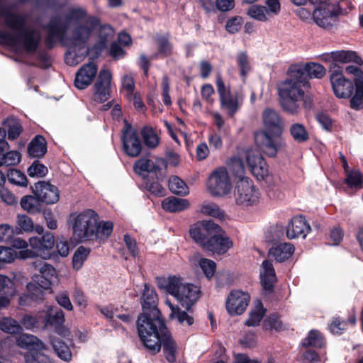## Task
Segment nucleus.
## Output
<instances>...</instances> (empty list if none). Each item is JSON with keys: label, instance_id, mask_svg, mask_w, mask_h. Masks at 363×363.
Segmentation results:
<instances>
[{"label": "nucleus", "instance_id": "63", "mask_svg": "<svg viewBox=\"0 0 363 363\" xmlns=\"http://www.w3.org/2000/svg\"><path fill=\"white\" fill-rule=\"evenodd\" d=\"M242 23V19L241 17H233L227 21L225 29L230 33H235L240 30Z\"/></svg>", "mask_w": 363, "mask_h": 363}, {"label": "nucleus", "instance_id": "52", "mask_svg": "<svg viewBox=\"0 0 363 363\" xmlns=\"http://www.w3.org/2000/svg\"><path fill=\"white\" fill-rule=\"evenodd\" d=\"M21 155L18 151H9L6 154L0 155V167L17 165L21 162Z\"/></svg>", "mask_w": 363, "mask_h": 363}, {"label": "nucleus", "instance_id": "23", "mask_svg": "<svg viewBox=\"0 0 363 363\" xmlns=\"http://www.w3.org/2000/svg\"><path fill=\"white\" fill-rule=\"evenodd\" d=\"M97 66L90 62L84 65L76 73L74 85L79 89H84L91 84L97 73Z\"/></svg>", "mask_w": 363, "mask_h": 363}, {"label": "nucleus", "instance_id": "60", "mask_svg": "<svg viewBox=\"0 0 363 363\" xmlns=\"http://www.w3.org/2000/svg\"><path fill=\"white\" fill-rule=\"evenodd\" d=\"M169 317L172 319H176L183 325L190 326L194 323V318L186 312L181 311L179 308L173 313H170Z\"/></svg>", "mask_w": 363, "mask_h": 363}, {"label": "nucleus", "instance_id": "57", "mask_svg": "<svg viewBox=\"0 0 363 363\" xmlns=\"http://www.w3.org/2000/svg\"><path fill=\"white\" fill-rule=\"evenodd\" d=\"M236 62L240 70V75L245 78L251 69L249 56L245 52H240L236 56Z\"/></svg>", "mask_w": 363, "mask_h": 363}, {"label": "nucleus", "instance_id": "48", "mask_svg": "<svg viewBox=\"0 0 363 363\" xmlns=\"http://www.w3.org/2000/svg\"><path fill=\"white\" fill-rule=\"evenodd\" d=\"M247 15L258 21L264 22L270 18L268 16L267 9L260 5H252L247 9Z\"/></svg>", "mask_w": 363, "mask_h": 363}, {"label": "nucleus", "instance_id": "64", "mask_svg": "<svg viewBox=\"0 0 363 363\" xmlns=\"http://www.w3.org/2000/svg\"><path fill=\"white\" fill-rule=\"evenodd\" d=\"M22 208L28 212H34L37 209L36 200L32 196H25L21 200Z\"/></svg>", "mask_w": 363, "mask_h": 363}, {"label": "nucleus", "instance_id": "45", "mask_svg": "<svg viewBox=\"0 0 363 363\" xmlns=\"http://www.w3.org/2000/svg\"><path fill=\"white\" fill-rule=\"evenodd\" d=\"M189 235L195 242L205 248V245L208 243L209 238L202 227L201 224L196 223L191 226L189 229Z\"/></svg>", "mask_w": 363, "mask_h": 363}, {"label": "nucleus", "instance_id": "55", "mask_svg": "<svg viewBox=\"0 0 363 363\" xmlns=\"http://www.w3.org/2000/svg\"><path fill=\"white\" fill-rule=\"evenodd\" d=\"M7 177L9 182L16 186L26 187L28 183L26 176L22 172L15 169L8 172Z\"/></svg>", "mask_w": 363, "mask_h": 363}, {"label": "nucleus", "instance_id": "7", "mask_svg": "<svg viewBox=\"0 0 363 363\" xmlns=\"http://www.w3.org/2000/svg\"><path fill=\"white\" fill-rule=\"evenodd\" d=\"M278 91L283 110L290 114L297 115L300 109V101L304 96L302 86L291 80H285L279 84Z\"/></svg>", "mask_w": 363, "mask_h": 363}, {"label": "nucleus", "instance_id": "53", "mask_svg": "<svg viewBox=\"0 0 363 363\" xmlns=\"http://www.w3.org/2000/svg\"><path fill=\"white\" fill-rule=\"evenodd\" d=\"M89 249L81 246L75 251L72 257V265L74 269L79 270L82 268L84 262L87 259L89 255Z\"/></svg>", "mask_w": 363, "mask_h": 363}, {"label": "nucleus", "instance_id": "5", "mask_svg": "<svg viewBox=\"0 0 363 363\" xmlns=\"http://www.w3.org/2000/svg\"><path fill=\"white\" fill-rule=\"evenodd\" d=\"M157 286L173 296L180 304L189 310L199 299L200 290L197 286L183 281L179 277L169 276L157 279Z\"/></svg>", "mask_w": 363, "mask_h": 363}, {"label": "nucleus", "instance_id": "33", "mask_svg": "<svg viewBox=\"0 0 363 363\" xmlns=\"http://www.w3.org/2000/svg\"><path fill=\"white\" fill-rule=\"evenodd\" d=\"M194 265H199L208 279H211L215 274L216 264L211 259L203 258L201 255L196 254L191 258Z\"/></svg>", "mask_w": 363, "mask_h": 363}, {"label": "nucleus", "instance_id": "31", "mask_svg": "<svg viewBox=\"0 0 363 363\" xmlns=\"http://www.w3.org/2000/svg\"><path fill=\"white\" fill-rule=\"evenodd\" d=\"M294 252V247L291 243L284 242L272 247L269 250V256L274 257L277 262H284L289 259Z\"/></svg>", "mask_w": 363, "mask_h": 363}, {"label": "nucleus", "instance_id": "46", "mask_svg": "<svg viewBox=\"0 0 363 363\" xmlns=\"http://www.w3.org/2000/svg\"><path fill=\"white\" fill-rule=\"evenodd\" d=\"M0 329L9 334H16L22 331L20 323L10 317H4L0 320Z\"/></svg>", "mask_w": 363, "mask_h": 363}, {"label": "nucleus", "instance_id": "42", "mask_svg": "<svg viewBox=\"0 0 363 363\" xmlns=\"http://www.w3.org/2000/svg\"><path fill=\"white\" fill-rule=\"evenodd\" d=\"M113 223L111 221L100 222L99 219L96 222L93 236V240H105L113 231Z\"/></svg>", "mask_w": 363, "mask_h": 363}, {"label": "nucleus", "instance_id": "6", "mask_svg": "<svg viewBox=\"0 0 363 363\" xmlns=\"http://www.w3.org/2000/svg\"><path fill=\"white\" fill-rule=\"evenodd\" d=\"M98 220V214L91 209L73 213L70 217L69 225L74 239L78 242L92 240Z\"/></svg>", "mask_w": 363, "mask_h": 363}, {"label": "nucleus", "instance_id": "37", "mask_svg": "<svg viewBox=\"0 0 363 363\" xmlns=\"http://www.w3.org/2000/svg\"><path fill=\"white\" fill-rule=\"evenodd\" d=\"M290 135L298 143L306 142L309 139V133L305 125L301 123H294L289 128Z\"/></svg>", "mask_w": 363, "mask_h": 363}, {"label": "nucleus", "instance_id": "21", "mask_svg": "<svg viewBox=\"0 0 363 363\" xmlns=\"http://www.w3.org/2000/svg\"><path fill=\"white\" fill-rule=\"evenodd\" d=\"M111 79L112 74L110 71L105 69L100 71L98 81L95 84V101L101 103L108 99Z\"/></svg>", "mask_w": 363, "mask_h": 363}, {"label": "nucleus", "instance_id": "2", "mask_svg": "<svg viewBox=\"0 0 363 363\" xmlns=\"http://www.w3.org/2000/svg\"><path fill=\"white\" fill-rule=\"evenodd\" d=\"M0 16L6 26L12 30V32L0 31V43L16 52H35L41 40V34L36 29L26 27L27 16L13 13L7 8L0 9Z\"/></svg>", "mask_w": 363, "mask_h": 363}, {"label": "nucleus", "instance_id": "26", "mask_svg": "<svg viewBox=\"0 0 363 363\" xmlns=\"http://www.w3.org/2000/svg\"><path fill=\"white\" fill-rule=\"evenodd\" d=\"M233 241L227 236L222 234L212 235L208 243L205 245L204 250L222 255L233 247Z\"/></svg>", "mask_w": 363, "mask_h": 363}, {"label": "nucleus", "instance_id": "24", "mask_svg": "<svg viewBox=\"0 0 363 363\" xmlns=\"http://www.w3.org/2000/svg\"><path fill=\"white\" fill-rule=\"evenodd\" d=\"M39 272L40 274L34 277L33 283H35L43 291L50 289L57 280L55 269L51 264L44 263L39 268Z\"/></svg>", "mask_w": 363, "mask_h": 363}, {"label": "nucleus", "instance_id": "3", "mask_svg": "<svg viewBox=\"0 0 363 363\" xmlns=\"http://www.w3.org/2000/svg\"><path fill=\"white\" fill-rule=\"evenodd\" d=\"M265 130L255 133L256 145L267 156L274 157L285 147V143L279 137L284 131L282 118L274 109L267 108L262 115Z\"/></svg>", "mask_w": 363, "mask_h": 363}, {"label": "nucleus", "instance_id": "16", "mask_svg": "<svg viewBox=\"0 0 363 363\" xmlns=\"http://www.w3.org/2000/svg\"><path fill=\"white\" fill-rule=\"evenodd\" d=\"M246 160L252 174L258 179L263 180L269 174L268 166L261 153L253 149L246 152Z\"/></svg>", "mask_w": 363, "mask_h": 363}, {"label": "nucleus", "instance_id": "20", "mask_svg": "<svg viewBox=\"0 0 363 363\" xmlns=\"http://www.w3.org/2000/svg\"><path fill=\"white\" fill-rule=\"evenodd\" d=\"M61 43L67 48V51L65 55V60L66 64L69 66L77 65L84 60L89 52H94L88 46L78 45L69 42Z\"/></svg>", "mask_w": 363, "mask_h": 363}, {"label": "nucleus", "instance_id": "13", "mask_svg": "<svg viewBox=\"0 0 363 363\" xmlns=\"http://www.w3.org/2000/svg\"><path fill=\"white\" fill-rule=\"evenodd\" d=\"M340 9L336 3H329L314 7L313 21L321 28H328L336 22Z\"/></svg>", "mask_w": 363, "mask_h": 363}, {"label": "nucleus", "instance_id": "54", "mask_svg": "<svg viewBox=\"0 0 363 363\" xmlns=\"http://www.w3.org/2000/svg\"><path fill=\"white\" fill-rule=\"evenodd\" d=\"M304 66L306 75L310 78L320 79L323 77L326 73L325 68L318 63L309 62Z\"/></svg>", "mask_w": 363, "mask_h": 363}, {"label": "nucleus", "instance_id": "62", "mask_svg": "<svg viewBox=\"0 0 363 363\" xmlns=\"http://www.w3.org/2000/svg\"><path fill=\"white\" fill-rule=\"evenodd\" d=\"M14 235L13 228L9 224H0V242H9Z\"/></svg>", "mask_w": 363, "mask_h": 363}, {"label": "nucleus", "instance_id": "59", "mask_svg": "<svg viewBox=\"0 0 363 363\" xmlns=\"http://www.w3.org/2000/svg\"><path fill=\"white\" fill-rule=\"evenodd\" d=\"M346 182L351 188L360 189L363 184V176L359 170H352L347 173Z\"/></svg>", "mask_w": 363, "mask_h": 363}, {"label": "nucleus", "instance_id": "29", "mask_svg": "<svg viewBox=\"0 0 363 363\" xmlns=\"http://www.w3.org/2000/svg\"><path fill=\"white\" fill-rule=\"evenodd\" d=\"M164 165V161L161 159L153 161L147 158L138 160L135 164V170L142 174L143 172L154 173L157 177Z\"/></svg>", "mask_w": 363, "mask_h": 363}, {"label": "nucleus", "instance_id": "51", "mask_svg": "<svg viewBox=\"0 0 363 363\" xmlns=\"http://www.w3.org/2000/svg\"><path fill=\"white\" fill-rule=\"evenodd\" d=\"M11 284V280L8 277L0 274V308H5L10 303L6 289Z\"/></svg>", "mask_w": 363, "mask_h": 363}, {"label": "nucleus", "instance_id": "4", "mask_svg": "<svg viewBox=\"0 0 363 363\" xmlns=\"http://www.w3.org/2000/svg\"><path fill=\"white\" fill-rule=\"evenodd\" d=\"M142 299L143 313L138 317L137 322L138 335L140 340H143L148 347L154 350H158L159 345L157 339L153 340L148 339L150 335L147 333V330L153 329L154 327L164 323L161 319L160 311L157 307V297L155 289L145 284Z\"/></svg>", "mask_w": 363, "mask_h": 363}, {"label": "nucleus", "instance_id": "58", "mask_svg": "<svg viewBox=\"0 0 363 363\" xmlns=\"http://www.w3.org/2000/svg\"><path fill=\"white\" fill-rule=\"evenodd\" d=\"M16 229L20 232L30 233L34 230L32 219L26 215L18 214L16 217Z\"/></svg>", "mask_w": 363, "mask_h": 363}, {"label": "nucleus", "instance_id": "22", "mask_svg": "<svg viewBox=\"0 0 363 363\" xmlns=\"http://www.w3.org/2000/svg\"><path fill=\"white\" fill-rule=\"evenodd\" d=\"M28 242L32 248L30 250L34 252L33 257L40 255L45 259H46L44 256L46 252L51 250L55 244L54 235L50 233L44 234L41 238L31 237Z\"/></svg>", "mask_w": 363, "mask_h": 363}, {"label": "nucleus", "instance_id": "1", "mask_svg": "<svg viewBox=\"0 0 363 363\" xmlns=\"http://www.w3.org/2000/svg\"><path fill=\"white\" fill-rule=\"evenodd\" d=\"M99 19L88 16L83 9H62L45 27L48 32L46 43L54 46L56 40L88 46V42L96 35Z\"/></svg>", "mask_w": 363, "mask_h": 363}, {"label": "nucleus", "instance_id": "18", "mask_svg": "<svg viewBox=\"0 0 363 363\" xmlns=\"http://www.w3.org/2000/svg\"><path fill=\"white\" fill-rule=\"evenodd\" d=\"M122 140L123 148L127 155L130 157H137L141 152L142 145L137 135L135 130L125 123Z\"/></svg>", "mask_w": 363, "mask_h": 363}, {"label": "nucleus", "instance_id": "27", "mask_svg": "<svg viewBox=\"0 0 363 363\" xmlns=\"http://www.w3.org/2000/svg\"><path fill=\"white\" fill-rule=\"evenodd\" d=\"M260 279L263 289L267 292H271L277 277L273 265L268 260L263 261L261 265Z\"/></svg>", "mask_w": 363, "mask_h": 363}, {"label": "nucleus", "instance_id": "47", "mask_svg": "<svg viewBox=\"0 0 363 363\" xmlns=\"http://www.w3.org/2000/svg\"><path fill=\"white\" fill-rule=\"evenodd\" d=\"M4 125L8 129V138L9 140L17 138L22 132V126L15 118H8L4 121Z\"/></svg>", "mask_w": 363, "mask_h": 363}, {"label": "nucleus", "instance_id": "19", "mask_svg": "<svg viewBox=\"0 0 363 363\" xmlns=\"http://www.w3.org/2000/svg\"><path fill=\"white\" fill-rule=\"evenodd\" d=\"M311 231V226L302 216L292 218L286 227V237L289 239L306 238Z\"/></svg>", "mask_w": 363, "mask_h": 363}, {"label": "nucleus", "instance_id": "38", "mask_svg": "<svg viewBox=\"0 0 363 363\" xmlns=\"http://www.w3.org/2000/svg\"><path fill=\"white\" fill-rule=\"evenodd\" d=\"M199 212L206 215L212 216L220 220H224L226 215L219 206L213 202L205 201L199 206Z\"/></svg>", "mask_w": 363, "mask_h": 363}, {"label": "nucleus", "instance_id": "11", "mask_svg": "<svg viewBox=\"0 0 363 363\" xmlns=\"http://www.w3.org/2000/svg\"><path fill=\"white\" fill-rule=\"evenodd\" d=\"M234 196L236 203L249 206L258 203L260 194L248 178L237 182Z\"/></svg>", "mask_w": 363, "mask_h": 363}, {"label": "nucleus", "instance_id": "30", "mask_svg": "<svg viewBox=\"0 0 363 363\" xmlns=\"http://www.w3.org/2000/svg\"><path fill=\"white\" fill-rule=\"evenodd\" d=\"M113 30L110 26L107 24L101 25L100 23L99 30L96 32V34H99L100 40L91 48V50L94 51V54L97 55L101 53L106 48V43L113 37Z\"/></svg>", "mask_w": 363, "mask_h": 363}, {"label": "nucleus", "instance_id": "15", "mask_svg": "<svg viewBox=\"0 0 363 363\" xmlns=\"http://www.w3.org/2000/svg\"><path fill=\"white\" fill-rule=\"evenodd\" d=\"M250 301L248 293L241 290H233L230 291L226 298L225 307L230 315L242 314Z\"/></svg>", "mask_w": 363, "mask_h": 363}, {"label": "nucleus", "instance_id": "8", "mask_svg": "<svg viewBox=\"0 0 363 363\" xmlns=\"http://www.w3.org/2000/svg\"><path fill=\"white\" fill-rule=\"evenodd\" d=\"M147 333L150 335L148 339L151 340L157 339V345H159L158 350H154L152 347H148L143 340H141L148 351L152 354H155L160 351L162 345L166 359L170 362H174L177 347L164 323L155 326L153 329L147 330Z\"/></svg>", "mask_w": 363, "mask_h": 363}, {"label": "nucleus", "instance_id": "10", "mask_svg": "<svg viewBox=\"0 0 363 363\" xmlns=\"http://www.w3.org/2000/svg\"><path fill=\"white\" fill-rule=\"evenodd\" d=\"M217 91L219 95L220 107L230 116H233L239 109L243 97L237 91L233 92L227 86L220 74H217L216 79Z\"/></svg>", "mask_w": 363, "mask_h": 363}, {"label": "nucleus", "instance_id": "50", "mask_svg": "<svg viewBox=\"0 0 363 363\" xmlns=\"http://www.w3.org/2000/svg\"><path fill=\"white\" fill-rule=\"evenodd\" d=\"M52 345L55 352L61 359L65 361H69L71 359V351L63 342L60 340H53Z\"/></svg>", "mask_w": 363, "mask_h": 363}, {"label": "nucleus", "instance_id": "25", "mask_svg": "<svg viewBox=\"0 0 363 363\" xmlns=\"http://www.w3.org/2000/svg\"><path fill=\"white\" fill-rule=\"evenodd\" d=\"M26 289L27 292L18 298V304L21 307L33 306L43 299V291L35 283H28Z\"/></svg>", "mask_w": 363, "mask_h": 363}, {"label": "nucleus", "instance_id": "9", "mask_svg": "<svg viewBox=\"0 0 363 363\" xmlns=\"http://www.w3.org/2000/svg\"><path fill=\"white\" fill-rule=\"evenodd\" d=\"M207 189L214 197H224L231 193L233 183L225 167H218L211 173Z\"/></svg>", "mask_w": 363, "mask_h": 363}, {"label": "nucleus", "instance_id": "14", "mask_svg": "<svg viewBox=\"0 0 363 363\" xmlns=\"http://www.w3.org/2000/svg\"><path fill=\"white\" fill-rule=\"evenodd\" d=\"M16 342L20 347L29 350L26 354L27 362H30L31 359H36L38 361L40 359V361H44L45 354L42 351L45 350V346L35 336L22 334L17 337Z\"/></svg>", "mask_w": 363, "mask_h": 363}, {"label": "nucleus", "instance_id": "17", "mask_svg": "<svg viewBox=\"0 0 363 363\" xmlns=\"http://www.w3.org/2000/svg\"><path fill=\"white\" fill-rule=\"evenodd\" d=\"M32 189L38 200L47 204L55 203L60 199L59 190L57 186L45 181L35 184Z\"/></svg>", "mask_w": 363, "mask_h": 363}, {"label": "nucleus", "instance_id": "56", "mask_svg": "<svg viewBox=\"0 0 363 363\" xmlns=\"http://www.w3.org/2000/svg\"><path fill=\"white\" fill-rule=\"evenodd\" d=\"M304 347H320L324 345V339L317 330H311L302 342Z\"/></svg>", "mask_w": 363, "mask_h": 363}, {"label": "nucleus", "instance_id": "40", "mask_svg": "<svg viewBox=\"0 0 363 363\" xmlns=\"http://www.w3.org/2000/svg\"><path fill=\"white\" fill-rule=\"evenodd\" d=\"M141 135L144 144L149 148H156L160 144L159 135L152 127L145 126L143 128Z\"/></svg>", "mask_w": 363, "mask_h": 363}, {"label": "nucleus", "instance_id": "35", "mask_svg": "<svg viewBox=\"0 0 363 363\" xmlns=\"http://www.w3.org/2000/svg\"><path fill=\"white\" fill-rule=\"evenodd\" d=\"M335 62L338 63L354 62L357 65H363V60L358 56L357 52L350 50H340L335 52Z\"/></svg>", "mask_w": 363, "mask_h": 363}, {"label": "nucleus", "instance_id": "49", "mask_svg": "<svg viewBox=\"0 0 363 363\" xmlns=\"http://www.w3.org/2000/svg\"><path fill=\"white\" fill-rule=\"evenodd\" d=\"M354 94L350 99V107L354 110L363 109V82L354 84Z\"/></svg>", "mask_w": 363, "mask_h": 363}, {"label": "nucleus", "instance_id": "41", "mask_svg": "<svg viewBox=\"0 0 363 363\" xmlns=\"http://www.w3.org/2000/svg\"><path fill=\"white\" fill-rule=\"evenodd\" d=\"M265 313L263 305L260 301H257L255 303V307L250 311L249 318L246 320L245 324L247 326L258 325L262 319Z\"/></svg>", "mask_w": 363, "mask_h": 363}, {"label": "nucleus", "instance_id": "32", "mask_svg": "<svg viewBox=\"0 0 363 363\" xmlns=\"http://www.w3.org/2000/svg\"><path fill=\"white\" fill-rule=\"evenodd\" d=\"M162 206L167 211L175 213L187 209L189 203L186 199L170 196L162 201Z\"/></svg>", "mask_w": 363, "mask_h": 363}, {"label": "nucleus", "instance_id": "28", "mask_svg": "<svg viewBox=\"0 0 363 363\" xmlns=\"http://www.w3.org/2000/svg\"><path fill=\"white\" fill-rule=\"evenodd\" d=\"M34 252L30 250H21L17 252L14 249L7 246H0V262L9 264L16 258L25 259L33 257Z\"/></svg>", "mask_w": 363, "mask_h": 363}, {"label": "nucleus", "instance_id": "61", "mask_svg": "<svg viewBox=\"0 0 363 363\" xmlns=\"http://www.w3.org/2000/svg\"><path fill=\"white\" fill-rule=\"evenodd\" d=\"M48 172V168L38 161L33 162L28 169V174L30 177H43Z\"/></svg>", "mask_w": 363, "mask_h": 363}, {"label": "nucleus", "instance_id": "39", "mask_svg": "<svg viewBox=\"0 0 363 363\" xmlns=\"http://www.w3.org/2000/svg\"><path fill=\"white\" fill-rule=\"evenodd\" d=\"M228 165L233 174L240 179H248L245 177V170L243 161L238 155L233 156L230 158Z\"/></svg>", "mask_w": 363, "mask_h": 363}, {"label": "nucleus", "instance_id": "12", "mask_svg": "<svg viewBox=\"0 0 363 363\" xmlns=\"http://www.w3.org/2000/svg\"><path fill=\"white\" fill-rule=\"evenodd\" d=\"M330 82L335 95L340 99H347L352 96L354 84L343 75V69L340 66L330 68Z\"/></svg>", "mask_w": 363, "mask_h": 363}, {"label": "nucleus", "instance_id": "43", "mask_svg": "<svg viewBox=\"0 0 363 363\" xmlns=\"http://www.w3.org/2000/svg\"><path fill=\"white\" fill-rule=\"evenodd\" d=\"M46 325H51L56 328L61 326L65 322V314L60 309L48 308L45 318Z\"/></svg>", "mask_w": 363, "mask_h": 363}, {"label": "nucleus", "instance_id": "36", "mask_svg": "<svg viewBox=\"0 0 363 363\" xmlns=\"http://www.w3.org/2000/svg\"><path fill=\"white\" fill-rule=\"evenodd\" d=\"M47 152L46 142L43 136L37 135L30 143L28 152L33 157H41Z\"/></svg>", "mask_w": 363, "mask_h": 363}, {"label": "nucleus", "instance_id": "44", "mask_svg": "<svg viewBox=\"0 0 363 363\" xmlns=\"http://www.w3.org/2000/svg\"><path fill=\"white\" fill-rule=\"evenodd\" d=\"M169 189L174 194L186 196L189 193V187L186 183L177 176L169 179Z\"/></svg>", "mask_w": 363, "mask_h": 363}, {"label": "nucleus", "instance_id": "34", "mask_svg": "<svg viewBox=\"0 0 363 363\" xmlns=\"http://www.w3.org/2000/svg\"><path fill=\"white\" fill-rule=\"evenodd\" d=\"M306 77L305 66L294 65L289 67L288 70V78L286 80H291L297 83V84L304 86L308 84Z\"/></svg>", "mask_w": 363, "mask_h": 363}]
</instances>
